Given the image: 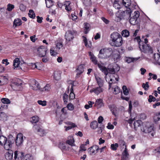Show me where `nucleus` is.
<instances>
[{
    "mask_svg": "<svg viewBox=\"0 0 160 160\" xmlns=\"http://www.w3.org/2000/svg\"><path fill=\"white\" fill-rule=\"evenodd\" d=\"M53 78L56 81L59 80L61 78V73L60 72L55 71L54 73Z\"/></svg>",
    "mask_w": 160,
    "mask_h": 160,
    "instance_id": "nucleus-31",
    "label": "nucleus"
},
{
    "mask_svg": "<svg viewBox=\"0 0 160 160\" xmlns=\"http://www.w3.org/2000/svg\"><path fill=\"white\" fill-rule=\"evenodd\" d=\"M141 130L145 133H148L150 136L151 135L153 137L155 134L153 127L149 122H146L144 125L143 128H141Z\"/></svg>",
    "mask_w": 160,
    "mask_h": 160,
    "instance_id": "nucleus-6",
    "label": "nucleus"
},
{
    "mask_svg": "<svg viewBox=\"0 0 160 160\" xmlns=\"http://www.w3.org/2000/svg\"><path fill=\"white\" fill-rule=\"evenodd\" d=\"M132 102L131 101H129V109L128 110V112L129 114H131V110L132 109Z\"/></svg>",
    "mask_w": 160,
    "mask_h": 160,
    "instance_id": "nucleus-64",
    "label": "nucleus"
},
{
    "mask_svg": "<svg viewBox=\"0 0 160 160\" xmlns=\"http://www.w3.org/2000/svg\"><path fill=\"white\" fill-rule=\"evenodd\" d=\"M55 48L54 47L51 48L50 49V53L51 56H55L57 53L54 51Z\"/></svg>",
    "mask_w": 160,
    "mask_h": 160,
    "instance_id": "nucleus-54",
    "label": "nucleus"
},
{
    "mask_svg": "<svg viewBox=\"0 0 160 160\" xmlns=\"http://www.w3.org/2000/svg\"><path fill=\"white\" fill-rule=\"evenodd\" d=\"M122 89L124 94L126 95H128L129 92L126 86H123L122 88Z\"/></svg>",
    "mask_w": 160,
    "mask_h": 160,
    "instance_id": "nucleus-56",
    "label": "nucleus"
},
{
    "mask_svg": "<svg viewBox=\"0 0 160 160\" xmlns=\"http://www.w3.org/2000/svg\"><path fill=\"white\" fill-rule=\"evenodd\" d=\"M113 77L112 78H110V81L109 82V89H110L112 87V84L114 83V80L115 79L117 81L118 80V77L117 74H115L114 76L113 75H112Z\"/></svg>",
    "mask_w": 160,
    "mask_h": 160,
    "instance_id": "nucleus-17",
    "label": "nucleus"
},
{
    "mask_svg": "<svg viewBox=\"0 0 160 160\" xmlns=\"http://www.w3.org/2000/svg\"><path fill=\"white\" fill-rule=\"evenodd\" d=\"M113 53V50L111 48H105L101 49L98 55L100 58H107L111 56Z\"/></svg>",
    "mask_w": 160,
    "mask_h": 160,
    "instance_id": "nucleus-4",
    "label": "nucleus"
},
{
    "mask_svg": "<svg viewBox=\"0 0 160 160\" xmlns=\"http://www.w3.org/2000/svg\"><path fill=\"white\" fill-rule=\"evenodd\" d=\"M84 32L85 34L87 33L89 31L90 25L87 23H84Z\"/></svg>",
    "mask_w": 160,
    "mask_h": 160,
    "instance_id": "nucleus-43",
    "label": "nucleus"
},
{
    "mask_svg": "<svg viewBox=\"0 0 160 160\" xmlns=\"http://www.w3.org/2000/svg\"><path fill=\"white\" fill-rule=\"evenodd\" d=\"M95 78L98 86L102 87L103 84V80L98 76H96Z\"/></svg>",
    "mask_w": 160,
    "mask_h": 160,
    "instance_id": "nucleus-37",
    "label": "nucleus"
},
{
    "mask_svg": "<svg viewBox=\"0 0 160 160\" xmlns=\"http://www.w3.org/2000/svg\"><path fill=\"white\" fill-rule=\"evenodd\" d=\"M129 22L130 23L133 25H135L138 23V19L132 17H130Z\"/></svg>",
    "mask_w": 160,
    "mask_h": 160,
    "instance_id": "nucleus-35",
    "label": "nucleus"
},
{
    "mask_svg": "<svg viewBox=\"0 0 160 160\" xmlns=\"http://www.w3.org/2000/svg\"><path fill=\"white\" fill-rule=\"evenodd\" d=\"M102 87L98 86V87L93 88L90 90V92L91 93L93 92L96 95H98L103 92V89Z\"/></svg>",
    "mask_w": 160,
    "mask_h": 160,
    "instance_id": "nucleus-13",
    "label": "nucleus"
},
{
    "mask_svg": "<svg viewBox=\"0 0 160 160\" xmlns=\"http://www.w3.org/2000/svg\"><path fill=\"white\" fill-rule=\"evenodd\" d=\"M142 124V122L141 120H136L134 122L133 125L134 128L135 130L140 127H141Z\"/></svg>",
    "mask_w": 160,
    "mask_h": 160,
    "instance_id": "nucleus-27",
    "label": "nucleus"
},
{
    "mask_svg": "<svg viewBox=\"0 0 160 160\" xmlns=\"http://www.w3.org/2000/svg\"><path fill=\"white\" fill-rule=\"evenodd\" d=\"M142 87L145 90H147L149 87L148 82H147L145 83H143L142 85Z\"/></svg>",
    "mask_w": 160,
    "mask_h": 160,
    "instance_id": "nucleus-58",
    "label": "nucleus"
},
{
    "mask_svg": "<svg viewBox=\"0 0 160 160\" xmlns=\"http://www.w3.org/2000/svg\"><path fill=\"white\" fill-rule=\"evenodd\" d=\"M50 86L49 84H47L46 85V86L42 88H41L40 91H46L47 92L50 89Z\"/></svg>",
    "mask_w": 160,
    "mask_h": 160,
    "instance_id": "nucleus-41",
    "label": "nucleus"
},
{
    "mask_svg": "<svg viewBox=\"0 0 160 160\" xmlns=\"http://www.w3.org/2000/svg\"><path fill=\"white\" fill-rule=\"evenodd\" d=\"M134 41L135 42H137L138 43L139 47H140V45H141V43L142 42L141 40L140 37L138 36L135 38H134Z\"/></svg>",
    "mask_w": 160,
    "mask_h": 160,
    "instance_id": "nucleus-57",
    "label": "nucleus"
},
{
    "mask_svg": "<svg viewBox=\"0 0 160 160\" xmlns=\"http://www.w3.org/2000/svg\"><path fill=\"white\" fill-rule=\"evenodd\" d=\"M122 36L125 37H128L129 35V32L127 30H123L122 32Z\"/></svg>",
    "mask_w": 160,
    "mask_h": 160,
    "instance_id": "nucleus-42",
    "label": "nucleus"
},
{
    "mask_svg": "<svg viewBox=\"0 0 160 160\" xmlns=\"http://www.w3.org/2000/svg\"><path fill=\"white\" fill-rule=\"evenodd\" d=\"M148 40L147 38L144 39V42L141 43L139 47L140 50L148 55H150L153 52V50L151 47L147 44Z\"/></svg>",
    "mask_w": 160,
    "mask_h": 160,
    "instance_id": "nucleus-3",
    "label": "nucleus"
},
{
    "mask_svg": "<svg viewBox=\"0 0 160 160\" xmlns=\"http://www.w3.org/2000/svg\"><path fill=\"white\" fill-rule=\"evenodd\" d=\"M125 148L122 153L121 160H128L129 154L128 153L126 146H125Z\"/></svg>",
    "mask_w": 160,
    "mask_h": 160,
    "instance_id": "nucleus-18",
    "label": "nucleus"
},
{
    "mask_svg": "<svg viewBox=\"0 0 160 160\" xmlns=\"http://www.w3.org/2000/svg\"><path fill=\"white\" fill-rule=\"evenodd\" d=\"M67 107L68 109L70 111H72L74 109V106L71 103H69Z\"/></svg>",
    "mask_w": 160,
    "mask_h": 160,
    "instance_id": "nucleus-61",
    "label": "nucleus"
},
{
    "mask_svg": "<svg viewBox=\"0 0 160 160\" xmlns=\"http://www.w3.org/2000/svg\"><path fill=\"white\" fill-rule=\"evenodd\" d=\"M39 120V117L38 116H34L32 117L31 121L32 123H36Z\"/></svg>",
    "mask_w": 160,
    "mask_h": 160,
    "instance_id": "nucleus-55",
    "label": "nucleus"
},
{
    "mask_svg": "<svg viewBox=\"0 0 160 160\" xmlns=\"http://www.w3.org/2000/svg\"><path fill=\"white\" fill-rule=\"evenodd\" d=\"M111 41L110 44L113 46L119 47L123 43L122 38L118 33L115 32L111 35Z\"/></svg>",
    "mask_w": 160,
    "mask_h": 160,
    "instance_id": "nucleus-2",
    "label": "nucleus"
},
{
    "mask_svg": "<svg viewBox=\"0 0 160 160\" xmlns=\"http://www.w3.org/2000/svg\"><path fill=\"white\" fill-rule=\"evenodd\" d=\"M98 124L96 121H94L92 122L90 124V127L93 129H96L98 126Z\"/></svg>",
    "mask_w": 160,
    "mask_h": 160,
    "instance_id": "nucleus-38",
    "label": "nucleus"
},
{
    "mask_svg": "<svg viewBox=\"0 0 160 160\" xmlns=\"http://www.w3.org/2000/svg\"><path fill=\"white\" fill-rule=\"evenodd\" d=\"M14 138L12 135H10L8 138L3 135L0 136V145L4 146V148L9 150L12 147L15 142Z\"/></svg>",
    "mask_w": 160,
    "mask_h": 160,
    "instance_id": "nucleus-1",
    "label": "nucleus"
},
{
    "mask_svg": "<svg viewBox=\"0 0 160 160\" xmlns=\"http://www.w3.org/2000/svg\"><path fill=\"white\" fill-rule=\"evenodd\" d=\"M1 118L3 121H6L7 120L8 116L6 114L2 112L0 114Z\"/></svg>",
    "mask_w": 160,
    "mask_h": 160,
    "instance_id": "nucleus-49",
    "label": "nucleus"
},
{
    "mask_svg": "<svg viewBox=\"0 0 160 160\" xmlns=\"http://www.w3.org/2000/svg\"><path fill=\"white\" fill-rule=\"evenodd\" d=\"M33 129L37 130L38 132V134L40 136H43L45 134V132L38 126L34 125Z\"/></svg>",
    "mask_w": 160,
    "mask_h": 160,
    "instance_id": "nucleus-14",
    "label": "nucleus"
},
{
    "mask_svg": "<svg viewBox=\"0 0 160 160\" xmlns=\"http://www.w3.org/2000/svg\"><path fill=\"white\" fill-rule=\"evenodd\" d=\"M38 103L42 106H45L47 105V101L45 100L42 101L39 100L37 102Z\"/></svg>",
    "mask_w": 160,
    "mask_h": 160,
    "instance_id": "nucleus-51",
    "label": "nucleus"
},
{
    "mask_svg": "<svg viewBox=\"0 0 160 160\" xmlns=\"http://www.w3.org/2000/svg\"><path fill=\"white\" fill-rule=\"evenodd\" d=\"M131 12H132V11H131ZM131 12L130 13V16L129 17H132L134 18L138 19V18H139V15H140V13L139 11H135L132 14V16L131 15Z\"/></svg>",
    "mask_w": 160,
    "mask_h": 160,
    "instance_id": "nucleus-39",
    "label": "nucleus"
},
{
    "mask_svg": "<svg viewBox=\"0 0 160 160\" xmlns=\"http://www.w3.org/2000/svg\"><path fill=\"white\" fill-rule=\"evenodd\" d=\"M82 38L83 39V42L85 44V46L88 47H91L92 46V43L90 41L88 42L86 37L83 36Z\"/></svg>",
    "mask_w": 160,
    "mask_h": 160,
    "instance_id": "nucleus-34",
    "label": "nucleus"
},
{
    "mask_svg": "<svg viewBox=\"0 0 160 160\" xmlns=\"http://www.w3.org/2000/svg\"><path fill=\"white\" fill-rule=\"evenodd\" d=\"M32 84L30 85L31 88L34 90H40V88L38 82L35 80L32 81Z\"/></svg>",
    "mask_w": 160,
    "mask_h": 160,
    "instance_id": "nucleus-11",
    "label": "nucleus"
},
{
    "mask_svg": "<svg viewBox=\"0 0 160 160\" xmlns=\"http://www.w3.org/2000/svg\"><path fill=\"white\" fill-rule=\"evenodd\" d=\"M45 3L46 7L48 8H50L53 4V2L51 0H45Z\"/></svg>",
    "mask_w": 160,
    "mask_h": 160,
    "instance_id": "nucleus-44",
    "label": "nucleus"
},
{
    "mask_svg": "<svg viewBox=\"0 0 160 160\" xmlns=\"http://www.w3.org/2000/svg\"><path fill=\"white\" fill-rule=\"evenodd\" d=\"M153 119L154 122L157 123L160 120V112H156L153 116Z\"/></svg>",
    "mask_w": 160,
    "mask_h": 160,
    "instance_id": "nucleus-28",
    "label": "nucleus"
},
{
    "mask_svg": "<svg viewBox=\"0 0 160 160\" xmlns=\"http://www.w3.org/2000/svg\"><path fill=\"white\" fill-rule=\"evenodd\" d=\"M13 152L10 151L6 152L5 154L6 159L7 160H11L13 157Z\"/></svg>",
    "mask_w": 160,
    "mask_h": 160,
    "instance_id": "nucleus-23",
    "label": "nucleus"
},
{
    "mask_svg": "<svg viewBox=\"0 0 160 160\" xmlns=\"http://www.w3.org/2000/svg\"><path fill=\"white\" fill-rule=\"evenodd\" d=\"M102 72H103L104 74L106 76L108 73V68L107 69L106 67H104L101 70Z\"/></svg>",
    "mask_w": 160,
    "mask_h": 160,
    "instance_id": "nucleus-63",
    "label": "nucleus"
},
{
    "mask_svg": "<svg viewBox=\"0 0 160 160\" xmlns=\"http://www.w3.org/2000/svg\"><path fill=\"white\" fill-rule=\"evenodd\" d=\"M68 83L70 84L71 85V87L70 88L71 92L69 95V99L70 100H72L75 98V95L73 93V82L72 80H69L68 81Z\"/></svg>",
    "mask_w": 160,
    "mask_h": 160,
    "instance_id": "nucleus-12",
    "label": "nucleus"
},
{
    "mask_svg": "<svg viewBox=\"0 0 160 160\" xmlns=\"http://www.w3.org/2000/svg\"><path fill=\"white\" fill-rule=\"evenodd\" d=\"M66 142L68 145L71 147L74 146L75 148H77L74 144V141L72 137L71 136L68 137V138L67 140L66 141Z\"/></svg>",
    "mask_w": 160,
    "mask_h": 160,
    "instance_id": "nucleus-16",
    "label": "nucleus"
},
{
    "mask_svg": "<svg viewBox=\"0 0 160 160\" xmlns=\"http://www.w3.org/2000/svg\"><path fill=\"white\" fill-rule=\"evenodd\" d=\"M22 25V21L20 19H15L13 22V27L16 28L18 26H20Z\"/></svg>",
    "mask_w": 160,
    "mask_h": 160,
    "instance_id": "nucleus-30",
    "label": "nucleus"
},
{
    "mask_svg": "<svg viewBox=\"0 0 160 160\" xmlns=\"http://www.w3.org/2000/svg\"><path fill=\"white\" fill-rule=\"evenodd\" d=\"M62 98L64 103L65 104H67L68 102V95L66 93H64L62 95Z\"/></svg>",
    "mask_w": 160,
    "mask_h": 160,
    "instance_id": "nucleus-45",
    "label": "nucleus"
},
{
    "mask_svg": "<svg viewBox=\"0 0 160 160\" xmlns=\"http://www.w3.org/2000/svg\"><path fill=\"white\" fill-rule=\"evenodd\" d=\"M154 63L160 65V54L158 53H154L153 56Z\"/></svg>",
    "mask_w": 160,
    "mask_h": 160,
    "instance_id": "nucleus-22",
    "label": "nucleus"
},
{
    "mask_svg": "<svg viewBox=\"0 0 160 160\" xmlns=\"http://www.w3.org/2000/svg\"><path fill=\"white\" fill-rule=\"evenodd\" d=\"M89 56H90V59L91 60L92 62L95 65H97V64H98V61L97 59L96 58L91 52H89Z\"/></svg>",
    "mask_w": 160,
    "mask_h": 160,
    "instance_id": "nucleus-25",
    "label": "nucleus"
},
{
    "mask_svg": "<svg viewBox=\"0 0 160 160\" xmlns=\"http://www.w3.org/2000/svg\"><path fill=\"white\" fill-rule=\"evenodd\" d=\"M62 43L61 42H58L56 44V48H57V49L58 51L62 48Z\"/></svg>",
    "mask_w": 160,
    "mask_h": 160,
    "instance_id": "nucleus-59",
    "label": "nucleus"
},
{
    "mask_svg": "<svg viewBox=\"0 0 160 160\" xmlns=\"http://www.w3.org/2000/svg\"><path fill=\"white\" fill-rule=\"evenodd\" d=\"M83 3L87 6L91 5L92 2L91 0H82Z\"/></svg>",
    "mask_w": 160,
    "mask_h": 160,
    "instance_id": "nucleus-48",
    "label": "nucleus"
},
{
    "mask_svg": "<svg viewBox=\"0 0 160 160\" xmlns=\"http://www.w3.org/2000/svg\"><path fill=\"white\" fill-rule=\"evenodd\" d=\"M8 81L7 78L5 76H0V85H4L6 84Z\"/></svg>",
    "mask_w": 160,
    "mask_h": 160,
    "instance_id": "nucleus-24",
    "label": "nucleus"
},
{
    "mask_svg": "<svg viewBox=\"0 0 160 160\" xmlns=\"http://www.w3.org/2000/svg\"><path fill=\"white\" fill-rule=\"evenodd\" d=\"M14 154V158L15 160L17 158L18 160H22L24 156V154L22 152H21L17 151H15Z\"/></svg>",
    "mask_w": 160,
    "mask_h": 160,
    "instance_id": "nucleus-15",
    "label": "nucleus"
},
{
    "mask_svg": "<svg viewBox=\"0 0 160 160\" xmlns=\"http://www.w3.org/2000/svg\"><path fill=\"white\" fill-rule=\"evenodd\" d=\"M131 12V10L130 8H128V9L125 11H118L116 14V16L117 18H119V20H121L124 18H128L130 16V13Z\"/></svg>",
    "mask_w": 160,
    "mask_h": 160,
    "instance_id": "nucleus-5",
    "label": "nucleus"
},
{
    "mask_svg": "<svg viewBox=\"0 0 160 160\" xmlns=\"http://www.w3.org/2000/svg\"><path fill=\"white\" fill-rule=\"evenodd\" d=\"M20 62L19 59L18 58H16L13 61V66L14 68H18L19 67L21 69H22V68L20 65Z\"/></svg>",
    "mask_w": 160,
    "mask_h": 160,
    "instance_id": "nucleus-26",
    "label": "nucleus"
},
{
    "mask_svg": "<svg viewBox=\"0 0 160 160\" xmlns=\"http://www.w3.org/2000/svg\"><path fill=\"white\" fill-rule=\"evenodd\" d=\"M24 160H33V158L31 155L27 154L24 156Z\"/></svg>",
    "mask_w": 160,
    "mask_h": 160,
    "instance_id": "nucleus-47",
    "label": "nucleus"
},
{
    "mask_svg": "<svg viewBox=\"0 0 160 160\" xmlns=\"http://www.w3.org/2000/svg\"><path fill=\"white\" fill-rule=\"evenodd\" d=\"M70 2L69 1H67L65 2L63 5L65 6V9L68 12L70 11L71 10V8L70 6Z\"/></svg>",
    "mask_w": 160,
    "mask_h": 160,
    "instance_id": "nucleus-36",
    "label": "nucleus"
},
{
    "mask_svg": "<svg viewBox=\"0 0 160 160\" xmlns=\"http://www.w3.org/2000/svg\"><path fill=\"white\" fill-rule=\"evenodd\" d=\"M99 149L98 146L94 145L89 148L88 152L91 155H94L96 153Z\"/></svg>",
    "mask_w": 160,
    "mask_h": 160,
    "instance_id": "nucleus-10",
    "label": "nucleus"
},
{
    "mask_svg": "<svg viewBox=\"0 0 160 160\" xmlns=\"http://www.w3.org/2000/svg\"><path fill=\"white\" fill-rule=\"evenodd\" d=\"M76 71L77 72V75L81 74L84 71L83 65L82 64H81L79 66L76 70Z\"/></svg>",
    "mask_w": 160,
    "mask_h": 160,
    "instance_id": "nucleus-29",
    "label": "nucleus"
},
{
    "mask_svg": "<svg viewBox=\"0 0 160 160\" xmlns=\"http://www.w3.org/2000/svg\"><path fill=\"white\" fill-rule=\"evenodd\" d=\"M47 50L44 46H41L37 50V53L40 57H44L46 55Z\"/></svg>",
    "mask_w": 160,
    "mask_h": 160,
    "instance_id": "nucleus-9",
    "label": "nucleus"
},
{
    "mask_svg": "<svg viewBox=\"0 0 160 160\" xmlns=\"http://www.w3.org/2000/svg\"><path fill=\"white\" fill-rule=\"evenodd\" d=\"M156 100V98L150 95L149 96L148 101L149 102H154Z\"/></svg>",
    "mask_w": 160,
    "mask_h": 160,
    "instance_id": "nucleus-60",
    "label": "nucleus"
},
{
    "mask_svg": "<svg viewBox=\"0 0 160 160\" xmlns=\"http://www.w3.org/2000/svg\"><path fill=\"white\" fill-rule=\"evenodd\" d=\"M23 141V136L22 133H19L17 134L15 140V142L17 146L21 145Z\"/></svg>",
    "mask_w": 160,
    "mask_h": 160,
    "instance_id": "nucleus-8",
    "label": "nucleus"
},
{
    "mask_svg": "<svg viewBox=\"0 0 160 160\" xmlns=\"http://www.w3.org/2000/svg\"><path fill=\"white\" fill-rule=\"evenodd\" d=\"M94 106L98 109L99 108L104 106L102 99L99 98L97 99L95 102Z\"/></svg>",
    "mask_w": 160,
    "mask_h": 160,
    "instance_id": "nucleus-19",
    "label": "nucleus"
},
{
    "mask_svg": "<svg viewBox=\"0 0 160 160\" xmlns=\"http://www.w3.org/2000/svg\"><path fill=\"white\" fill-rule=\"evenodd\" d=\"M112 89L113 90V93L115 94L119 93L120 92V88L117 86H113L112 87Z\"/></svg>",
    "mask_w": 160,
    "mask_h": 160,
    "instance_id": "nucleus-40",
    "label": "nucleus"
},
{
    "mask_svg": "<svg viewBox=\"0 0 160 160\" xmlns=\"http://www.w3.org/2000/svg\"><path fill=\"white\" fill-rule=\"evenodd\" d=\"M121 2H119L118 0H115L113 4V6L116 8L119 9L121 7Z\"/></svg>",
    "mask_w": 160,
    "mask_h": 160,
    "instance_id": "nucleus-33",
    "label": "nucleus"
},
{
    "mask_svg": "<svg viewBox=\"0 0 160 160\" xmlns=\"http://www.w3.org/2000/svg\"><path fill=\"white\" fill-rule=\"evenodd\" d=\"M60 148L62 150L69 151L71 149L66 142L60 143L59 144Z\"/></svg>",
    "mask_w": 160,
    "mask_h": 160,
    "instance_id": "nucleus-21",
    "label": "nucleus"
},
{
    "mask_svg": "<svg viewBox=\"0 0 160 160\" xmlns=\"http://www.w3.org/2000/svg\"><path fill=\"white\" fill-rule=\"evenodd\" d=\"M74 32L72 30H68L66 32L65 37L67 42H68L72 41L74 38Z\"/></svg>",
    "mask_w": 160,
    "mask_h": 160,
    "instance_id": "nucleus-7",
    "label": "nucleus"
},
{
    "mask_svg": "<svg viewBox=\"0 0 160 160\" xmlns=\"http://www.w3.org/2000/svg\"><path fill=\"white\" fill-rule=\"evenodd\" d=\"M122 3L123 5L127 8L131 7L130 5H131V3L130 0H122ZM130 8H131L130 7Z\"/></svg>",
    "mask_w": 160,
    "mask_h": 160,
    "instance_id": "nucleus-32",
    "label": "nucleus"
},
{
    "mask_svg": "<svg viewBox=\"0 0 160 160\" xmlns=\"http://www.w3.org/2000/svg\"><path fill=\"white\" fill-rule=\"evenodd\" d=\"M2 102L4 104H10L11 102L10 100L7 98H3L1 99Z\"/></svg>",
    "mask_w": 160,
    "mask_h": 160,
    "instance_id": "nucleus-53",
    "label": "nucleus"
},
{
    "mask_svg": "<svg viewBox=\"0 0 160 160\" xmlns=\"http://www.w3.org/2000/svg\"><path fill=\"white\" fill-rule=\"evenodd\" d=\"M135 59L133 58H128L126 60V61L128 63H130L134 61Z\"/></svg>",
    "mask_w": 160,
    "mask_h": 160,
    "instance_id": "nucleus-62",
    "label": "nucleus"
},
{
    "mask_svg": "<svg viewBox=\"0 0 160 160\" xmlns=\"http://www.w3.org/2000/svg\"><path fill=\"white\" fill-rule=\"evenodd\" d=\"M7 10L8 11H11L14 8V5L10 3L7 5Z\"/></svg>",
    "mask_w": 160,
    "mask_h": 160,
    "instance_id": "nucleus-52",
    "label": "nucleus"
},
{
    "mask_svg": "<svg viewBox=\"0 0 160 160\" xmlns=\"http://www.w3.org/2000/svg\"><path fill=\"white\" fill-rule=\"evenodd\" d=\"M120 69V68L118 65L117 64H115L113 66V68H108V71L110 73L114 74L115 72V70L117 71H118Z\"/></svg>",
    "mask_w": 160,
    "mask_h": 160,
    "instance_id": "nucleus-20",
    "label": "nucleus"
},
{
    "mask_svg": "<svg viewBox=\"0 0 160 160\" xmlns=\"http://www.w3.org/2000/svg\"><path fill=\"white\" fill-rule=\"evenodd\" d=\"M28 15L30 18H34L35 17V14L34 11L32 9L29 10Z\"/></svg>",
    "mask_w": 160,
    "mask_h": 160,
    "instance_id": "nucleus-46",
    "label": "nucleus"
},
{
    "mask_svg": "<svg viewBox=\"0 0 160 160\" xmlns=\"http://www.w3.org/2000/svg\"><path fill=\"white\" fill-rule=\"evenodd\" d=\"M118 147V144L117 143L111 144V149L113 151H115L117 149V148Z\"/></svg>",
    "mask_w": 160,
    "mask_h": 160,
    "instance_id": "nucleus-50",
    "label": "nucleus"
}]
</instances>
